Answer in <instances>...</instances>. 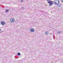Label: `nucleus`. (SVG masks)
<instances>
[{"label": "nucleus", "instance_id": "1", "mask_svg": "<svg viewBox=\"0 0 63 63\" xmlns=\"http://www.w3.org/2000/svg\"><path fill=\"white\" fill-rule=\"evenodd\" d=\"M47 2L50 6H52V5L53 4V1L51 0H47Z\"/></svg>", "mask_w": 63, "mask_h": 63}, {"label": "nucleus", "instance_id": "2", "mask_svg": "<svg viewBox=\"0 0 63 63\" xmlns=\"http://www.w3.org/2000/svg\"><path fill=\"white\" fill-rule=\"evenodd\" d=\"M59 3V1L58 0H55V4L56 5H58Z\"/></svg>", "mask_w": 63, "mask_h": 63}, {"label": "nucleus", "instance_id": "3", "mask_svg": "<svg viewBox=\"0 0 63 63\" xmlns=\"http://www.w3.org/2000/svg\"><path fill=\"white\" fill-rule=\"evenodd\" d=\"M10 22L12 23L14 22L15 21V19L13 18H11L10 20Z\"/></svg>", "mask_w": 63, "mask_h": 63}, {"label": "nucleus", "instance_id": "4", "mask_svg": "<svg viewBox=\"0 0 63 63\" xmlns=\"http://www.w3.org/2000/svg\"><path fill=\"white\" fill-rule=\"evenodd\" d=\"M30 31L31 32H34V29H33V28H32L31 29Z\"/></svg>", "mask_w": 63, "mask_h": 63}, {"label": "nucleus", "instance_id": "5", "mask_svg": "<svg viewBox=\"0 0 63 63\" xmlns=\"http://www.w3.org/2000/svg\"><path fill=\"white\" fill-rule=\"evenodd\" d=\"M1 24L2 25H4L5 24V23L4 22L2 21L1 22Z\"/></svg>", "mask_w": 63, "mask_h": 63}, {"label": "nucleus", "instance_id": "6", "mask_svg": "<svg viewBox=\"0 0 63 63\" xmlns=\"http://www.w3.org/2000/svg\"><path fill=\"white\" fill-rule=\"evenodd\" d=\"M62 33L61 31H58L57 32V33L58 34H61Z\"/></svg>", "mask_w": 63, "mask_h": 63}, {"label": "nucleus", "instance_id": "7", "mask_svg": "<svg viewBox=\"0 0 63 63\" xmlns=\"http://www.w3.org/2000/svg\"><path fill=\"white\" fill-rule=\"evenodd\" d=\"M17 55H21V54H20V53H17Z\"/></svg>", "mask_w": 63, "mask_h": 63}, {"label": "nucleus", "instance_id": "8", "mask_svg": "<svg viewBox=\"0 0 63 63\" xmlns=\"http://www.w3.org/2000/svg\"><path fill=\"white\" fill-rule=\"evenodd\" d=\"M9 10L7 9L6 10L5 12H9Z\"/></svg>", "mask_w": 63, "mask_h": 63}, {"label": "nucleus", "instance_id": "9", "mask_svg": "<svg viewBox=\"0 0 63 63\" xmlns=\"http://www.w3.org/2000/svg\"><path fill=\"white\" fill-rule=\"evenodd\" d=\"M45 33L46 34H47H47H48L47 31V32H45Z\"/></svg>", "mask_w": 63, "mask_h": 63}, {"label": "nucleus", "instance_id": "10", "mask_svg": "<svg viewBox=\"0 0 63 63\" xmlns=\"http://www.w3.org/2000/svg\"><path fill=\"white\" fill-rule=\"evenodd\" d=\"M58 7H59V8H60V7H61V6H60V5H58Z\"/></svg>", "mask_w": 63, "mask_h": 63}, {"label": "nucleus", "instance_id": "11", "mask_svg": "<svg viewBox=\"0 0 63 63\" xmlns=\"http://www.w3.org/2000/svg\"><path fill=\"white\" fill-rule=\"evenodd\" d=\"M61 2H63V0H61Z\"/></svg>", "mask_w": 63, "mask_h": 63}, {"label": "nucleus", "instance_id": "12", "mask_svg": "<svg viewBox=\"0 0 63 63\" xmlns=\"http://www.w3.org/2000/svg\"><path fill=\"white\" fill-rule=\"evenodd\" d=\"M21 1L22 2H23V0H21Z\"/></svg>", "mask_w": 63, "mask_h": 63}, {"label": "nucleus", "instance_id": "13", "mask_svg": "<svg viewBox=\"0 0 63 63\" xmlns=\"http://www.w3.org/2000/svg\"><path fill=\"white\" fill-rule=\"evenodd\" d=\"M22 9H24V7H22Z\"/></svg>", "mask_w": 63, "mask_h": 63}, {"label": "nucleus", "instance_id": "14", "mask_svg": "<svg viewBox=\"0 0 63 63\" xmlns=\"http://www.w3.org/2000/svg\"><path fill=\"white\" fill-rule=\"evenodd\" d=\"M0 31H1V30L0 29Z\"/></svg>", "mask_w": 63, "mask_h": 63}]
</instances>
